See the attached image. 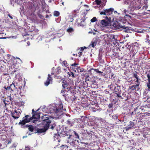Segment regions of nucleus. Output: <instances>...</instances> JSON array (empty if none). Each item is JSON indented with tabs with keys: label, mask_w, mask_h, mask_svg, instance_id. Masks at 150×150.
<instances>
[{
	"label": "nucleus",
	"mask_w": 150,
	"mask_h": 150,
	"mask_svg": "<svg viewBox=\"0 0 150 150\" xmlns=\"http://www.w3.org/2000/svg\"><path fill=\"white\" fill-rule=\"evenodd\" d=\"M81 50H82V51H83L84 50L83 47H81Z\"/></svg>",
	"instance_id": "44"
},
{
	"label": "nucleus",
	"mask_w": 150,
	"mask_h": 150,
	"mask_svg": "<svg viewBox=\"0 0 150 150\" xmlns=\"http://www.w3.org/2000/svg\"><path fill=\"white\" fill-rule=\"evenodd\" d=\"M76 72H77L78 73L81 72L83 71V69L81 68L80 67H76Z\"/></svg>",
	"instance_id": "21"
},
{
	"label": "nucleus",
	"mask_w": 150,
	"mask_h": 150,
	"mask_svg": "<svg viewBox=\"0 0 150 150\" xmlns=\"http://www.w3.org/2000/svg\"><path fill=\"white\" fill-rule=\"evenodd\" d=\"M85 144H88V143H86Z\"/></svg>",
	"instance_id": "60"
},
{
	"label": "nucleus",
	"mask_w": 150,
	"mask_h": 150,
	"mask_svg": "<svg viewBox=\"0 0 150 150\" xmlns=\"http://www.w3.org/2000/svg\"><path fill=\"white\" fill-rule=\"evenodd\" d=\"M11 38H15H15H16L17 37L16 36H11Z\"/></svg>",
	"instance_id": "39"
},
{
	"label": "nucleus",
	"mask_w": 150,
	"mask_h": 150,
	"mask_svg": "<svg viewBox=\"0 0 150 150\" xmlns=\"http://www.w3.org/2000/svg\"><path fill=\"white\" fill-rule=\"evenodd\" d=\"M129 88L132 90H135V85L130 86Z\"/></svg>",
	"instance_id": "28"
},
{
	"label": "nucleus",
	"mask_w": 150,
	"mask_h": 150,
	"mask_svg": "<svg viewBox=\"0 0 150 150\" xmlns=\"http://www.w3.org/2000/svg\"><path fill=\"white\" fill-rule=\"evenodd\" d=\"M146 42L148 43H150V37H149L148 35H147L146 36Z\"/></svg>",
	"instance_id": "23"
},
{
	"label": "nucleus",
	"mask_w": 150,
	"mask_h": 150,
	"mask_svg": "<svg viewBox=\"0 0 150 150\" xmlns=\"http://www.w3.org/2000/svg\"><path fill=\"white\" fill-rule=\"evenodd\" d=\"M62 4L63 5H64V2H62Z\"/></svg>",
	"instance_id": "59"
},
{
	"label": "nucleus",
	"mask_w": 150,
	"mask_h": 150,
	"mask_svg": "<svg viewBox=\"0 0 150 150\" xmlns=\"http://www.w3.org/2000/svg\"><path fill=\"white\" fill-rule=\"evenodd\" d=\"M83 48H84V49H86V47H83Z\"/></svg>",
	"instance_id": "55"
},
{
	"label": "nucleus",
	"mask_w": 150,
	"mask_h": 150,
	"mask_svg": "<svg viewBox=\"0 0 150 150\" xmlns=\"http://www.w3.org/2000/svg\"><path fill=\"white\" fill-rule=\"evenodd\" d=\"M68 74L70 77H72L73 78L75 77L74 74L72 72H71L70 73L68 72Z\"/></svg>",
	"instance_id": "27"
},
{
	"label": "nucleus",
	"mask_w": 150,
	"mask_h": 150,
	"mask_svg": "<svg viewBox=\"0 0 150 150\" xmlns=\"http://www.w3.org/2000/svg\"><path fill=\"white\" fill-rule=\"evenodd\" d=\"M146 135H145V134H144L143 135V137H144L145 138H147V137H146Z\"/></svg>",
	"instance_id": "47"
},
{
	"label": "nucleus",
	"mask_w": 150,
	"mask_h": 150,
	"mask_svg": "<svg viewBox=\"0 0 150 150\" xmlns=\"http://www.w3.org/2000/svg\"><path fill=\"white\" fill-rule=\"evenodd\" d=\"M137 84L135 85V90L138 91L141 88V85H140V82H136Z\"/></svg>",
	"instance_id": "15"
},
{
	"label": "nucleus",
	"mask_w": 150,
	"mask_h": 150,
	"mask_svg": "<svg viewBox=\"0 0 150 150\" xmlns=\"http://www.w3.org/2000/svg\"><path fill=\"white\" fill-rule=\"evenodd\" d=\"M95 2L97 5H100L101 3V1L99 0H96Z\"/></svg>",
	"instance_id": "32"
},
{
	"label": "nucleus",
	"mask_w": 150,
	"mask_h": 150,
	"mask_svg": "<svg viewBox=\"0 0 150 150\" xmlns=\"http://www.w3.org/2000/svg\"><path fill=\"white\" fill-rule=\"evenodd\" d=\"M10 86L11 87V90L12 91H13L15 89L17 88L13 83L10 85Z\"/></svg>",
	"instance_id": "19"
},
{
	"label": "nucleus",
	"mask_w": 150,
	"mask_h": 150,
	"mask_svg": "<svg viewBox=\"0 0 150 150\" xmlns=\"http://www.w3.org/2000/svg\"><path fill=\"white\" fill-rule=\"evenodd\" d=\"M28 129L30 131L33 132V127L32 126H29L28 127Z\"/></svg>",
	"instance_id": "25"
},
{
	"label": "nucleus",
	"mask_w": 150,
	"mask_h": 150,
	"mask_svg": "<svg viewBox=\"0 0 150 150\" xmlns=\"http://www.w3.org/2000/svg\"><path fill=\"white\" fill-rule=\"evenodd\" d=\"M93 69L97 73H100L101 74L103 73V72H102L101 71H99V70L98 69Z\"/></svg>",
	"instance_id": "34"
},
{
	"label": "nucleus",
	"mask_w": 150,
	"mask_h": 150,
	"mask_svg": "<svg viewBox=\"0 0 150 150\" xmlns=\"http://www.w3.org/2000/svg\"><path fill=\"white\" fill-rule=\"evenodd\" d=\"M97 44V41L96 40H93L91 42V43L89 45V47H94Z\"/></svg>",
	"instance_id": "16"
},
{
	"label": "nucleus",
	"mask_w": 150,
	"mask_h": 150,
	"mask_svg": "<svg viewBox=\"0 0 150 150\" xmlns=\"http://www.w3.org/2000/svg\"><path fill=\"white\" fill-rule=\"evenodd\" d=\"M5 89L6 90H10V89H11V87H10V86H8L6 88H5Z\"/></svg>",
	"instance_id": "37"
},
{
	"label": "nucleus",
	"mask_w": 150,
	"mask_h": 150,
	"mask_svg": "<svg viewBox=\"0 0 150 150\" xmlns=\"http://www.w3.org/2000/svg\"><path fill=\"white\" fill-rule=\"evenodd\" d=\"M97 19L96 17H94L92 19L91 21L92 22H94L96 21Z\"/></svg>",
	"instance_id": "31"
},
{
	"label": "nucleus",
	"mask_w": 150,
	"mask_h": 150,
	"mask_svg": "<svg viewBox=\"0 0 150 150\" xmlns=\"http://www.w3.org/2000/svg\"><path fill=\"white\" fill-rule=\"evenodd\" d=\"M25 150H30V149L28 147H25Z\"/></svg>",
	"instance_id": "40"
},
{
	"label": "nucleus",
	"mask_w": 150,
	"mask_h": 150,
	"mask_svg": "<svg viewBox=\"0 0 150 150\" xmlns=\"http://www.w3.org/2000/svg\"><path fill=\"white\" fill-rule=\"evenodd\" d=\"M81 52H79L78 54H79V57H80V56L81 55Z\"/></svg>",
	"instance_id": "46"
},
{
	"label": "nucleus",
	"mask_w": 150,
	"mask_h": 150,
	"mask_svg": "<svg viewBox=\"0 0 150 150\" xmlns=\"http://www.w3.org/2000/svg\"><path fill=\"white\" fill-rule=\"evenodd\" d=\"M11 59H12L13 58V59L11 60V61H13V62H11V63L12 62V63H13V61H15V62H16V59H15L14 58H13V57L12 56H10V57H9Z\"/></svg>",
	"instance_id": "33"
},
{
	"label": "nucleus",
	"mask_w": 150,
	"mask_h": 150,
	"mask_svg": "<svg viewBox=\"0 0 150 150\" xmlns=\"http://www.w3.org/2000/svg\"><path fill=\"white\" fill-rule=\"evenodd\" d=\"M36 112L34 109L32 110V114L33 116L30 117V116L28 115H27L24 117L23 118V120H20L19 124L20 125H24L26 123L30 122H32L33 123H35L36 121H38V119L40 117V115L39 114L34 115V114Z\"/></svg>",
	"instance_id": "3"
},
{
	"label": "nucleus",
	"mask_w": 150,
	"mask_h": 150,
	"mask_svg": "<svg viewBox=\"0 0 150 150\" xmlns=\"http://www.w3.org/2000/svg\"><path fill=\"white\" fill-rule=\"evenodd\" d=\"M64 117H66L67 116V115H64Z\"/></svg>",
	"instance_id": "50"
},
{
	"label": "nucleus",
	"mask_w": 150,
	"mask_h": 150,
	"mask_svg": "<svg viewBox=\"0 0 150 150\" xmlns=\"http://www.w3.org/2000/svg\"><path fill=\"white\" fill-rule=\"evenodd\" d=\"M0 38V39H3V38Z\"/></svg>",
	"instance_id": "56"
},
{
	"label": "nucleus",
	"mask_w": 150,
	"mask_h": 150,
	"mask_svg": "<svg viewBox=\"0 0 150 150\" xmlns=\"http://www.w3.org/2000/svg\"><path fill=\"white\" fill-rule=\"evenodd\" d=\"M49 117L46 114L42 116V122L41 123L42 126V128L37 129V133H41L44 132L48 129L51 123L50 120L49 119Z\"/></svg>",
	"instance_id": "2"
},
{
	"label": "nucleus",
	"mask_w": 150,
	"mask_h": 150,
	"mask_svg": "<svg viewBox=\"0 0 150 150\" xmlns=\"http://www.w3.org/2000/svg\"><path fill=\"white\" fill-rule=\"evenodd\" d=\"M118 150H121V149H118Z\"/></svg>",
	"instance_id": "58"
},
{
	"label": "nucleus",
	"mask_w": 150,
	"mask_h": 150,
	"mask_svg": "<svg viewBox=\"0 0 150 150\" xmlns=\"http://www.w3.org/2000/svg\"><path fill=\"white\" fill-rule=\"evenodd\" d=\"M71 121L69 120H68L67 121V123L69 125L71 124Z\"/></svg>",
	"instance_id": "35"
},
{
	"label": "nucleus",
	"mask_w": 150,
	"mask_h": 150,
	"mask_svg": "<svg viewBox=\"0 0 150 150\" xmlns=\"http://www.w3.org/2000/svg\"><path fill=\"white\" fill-rule=\"evenodd\" d=\"M121 94V93H118V94H116L117 95V96L118 97H119V98H122V96L120 95Z\"/></svg>",
	"instance_id": "36"
},
{
	"label": "nucleus",
	"mask_w": 150,
	"mask_h": 150,
	"mask_svg": "<svg viewBox=\"0 0 150 150\" xmlns=\"http://www.w3.org/2000/svg\"><path fill=\"white\" fill-rule=\"evenodd\" d=\"M72 135H70L69 137L68 138L67 140V142L69 143L70 145L73 146H75L77 145L79 143V141L77 140H74L73 139H71L70 138Z\"/></svg>",
	"instance_id": "5"
},
{
	"label": "nucleus",
	"mask_w": 150,
	"mask_h": 150,
	"mask_svg": "<svg viewBox=\"0 0 150 150\" xmlns=\"http://www.w3.org/2000/svg\"><path fill=\"white\" fill-rule=\"evenodd\" d=\"M2 49H1V48L0 47V52H1L2 51Z\"/></svg>",
	"instance_id": "48"
},
{
	"label": "nucleus",
	"mask_w": 150,
	"mask_h": 150,
	"mask_svg": "<svg viewBox=\"0 0 150 150\" xmlns=\"http://www.w3.org/2000/svg\"><path fill=\"white\" fill-rule=\"evenodd\" d=\"M16 71V70H14V71L15 72V71Z\"/></svg>",
	"instance_id": "61"
},
{
	"label": "nucleus",
	"mask_w": 150,
	"mask_h": 150,
	"mask_svg": "<svg viewBox=\"0 0 150 150\" xmlns=\"http://www.w3.org/2000/svg\"><path fill=\"white\" fill-rule=\"evenodd\" d=\"M117 36H115L112 35H107V37L108 40L109 42H112L114 41H116L117 40V39L115 38Z\"/></svg>",
	"instance_id": "8"
},
{
	"label": "nucleus",
	"mask_w": 150,
	"mask_h": 150,
	"mask_svg": "<svg viewBox=\"0 0 150 150\" xmlns=\"http://www.w3.org/2000/svg\"><path fill=\"white\" fill-rule=\"evenodd\" d=\"M21 111L20 109L15 110L14 111L13 110L11 112L12 116L14 119H17L20 116L21 113Z\"/></svg>",
	"instance_id": "4"
},
{
	"label": "nucleus",
	"mask_w": 150,
	"mask_h": 150,
	"mask_svg": "<svg viewBox=\"0 0 150 150\" xmlns=\"http://www.w3.org/2000/svg\"><path fill=\"white\" fill-rule=\"evenodd\" d=\"M116 28L118 29L122 28L123 29H126L127 28L125 26H122L120 25L119 24L117 25H116Z\"/></svg>",
	"instance_id": "17"
},
{
	"label": "nucleus",
	"mask_w": 150,
	"mask_h": 150,
	"mask_svg": "<svg viewBox=\"0 0 150 150\" xmlns=\"http://www.w3.org/2000/svg\"><path fill=\"white\" fill-rule=\"evenodd\" d=\"M106 21L105 20H103L101 21V23L103 26H107L109 23V19L110 18V17H106Z\"/></svg>",
	"instance_id": "9"
},
{
	"label": "nucleus",
	"mask_w": 150,
	"mask_h": 150,
	"mask_svg": "<svg viewBox=\"0 0 150 150\" xmlns=\"http://www.w3.org/2000/svg\"><path fill=\"white\" fill-rule=\"evenodd\" d=\"M74 31V29L71 28H70L67 30V31L69 33H71Z\"/></svg>",
	"instance_id": "26"
},
{
	"label": "nucleus",
	"mask_w": 150,
	"mask_h": 150,
	"mask_svg": "<svg viewBox=\"0 0 150 150\" xmlns=\"http://www.w3.org/2000/svg\"><path fill=\"white\" fill-rule=\"evenodd\" d=\"M8 16L11 19H13V17L11 16L9 14L8 15Z\"/></svg>",
	"instance_id": "43"
},
{
	"label": "nucleus",
	"mask_w": 150,
	"mask_h": 150,
	"mask_svg": "<svg viewBox=\"0 0 150 150\" xmlns=\"http://www.w3.org/2000/svg\"><path fill=\"white\" fill-rule=\"evenodd\" d=\"M25 137H27V136H24V137H23V138H24Z\"/></svg>",
	"instance_id": "53"
},
{
	"label": "nucleus",
	"mask_w": 150,
	"mask_h": 150,
	"mask_svg": "<svg viewBox=\"0 0 150 150\" xmlns=\"http://www.w3.org/2000/svg\"><path fill=\"white\" fill-rule=\"evenodd\" d=\"M139 32L140 33H141V32H142V31H139Z\"/></svg>",
	"instance_id": "54"
},
{
	"label": "nucleus",
	"mask_w": 150,
	"mask_h": 150,
	"mask_svg": "<svg viewBox=\"0 0 150 150\" xmlns=\"http://www.w3.org/2000/svg\"><path fill=\"white\" fill-rule=\"evenodd\" d=\"M123 12H124V13H126L127 12V10L126 9H124L123 10Z\"/></svg>",
	"instance_id": "41"
},
{
	"label": "nucleus",
	"mask_w": 150,
	"mask_h": 150,
	"mask_svg": "<svg viewBox=\"0 0 150 150\" xmlns=\"http://www.w3.org/2000/svg\"><path fill=\"white\" fill-rule=\"evenodd\" d=\"M147 76L148 80V82L147 83V86L148 87L149 91H150V75L148 74L147 75Z\"/></svg>",
	"instance_id": "14"
},
{
	"label": "nucleus",
	"mask_w": 150,
	"mask_h": 150,
	"mask_svg": "<svg viewBox=\"0 0 150 150\" xmlns=\"http://www.w3.org/2000/svg\"><path fill=\"white\" fill-rule=\"evenodd\" d=\"M112 118L117 120L118 119V116L117 115H114L112 116Z\"/></svg>",
	"instance_id": "29"
},
{
	"label": "nucleus",
	"mask_w": 150,
	"mask_h": 150,
	"mask_svg": "<svg viewBox=\"0 0 150 150\" xmlns=\"http://www.w3.org/2000/svg\"><path fill=\"white\" fill-rule=\"evenodd\" d=\"M84 20H83V22H84Z\"/></svg>",
	"instance_id": "64"
},
{
	"label": "nucleus",
	"mask_w": 150,
	"mask_h": 150,
	"mask_svg": "<svg viewBox=\"0 0 150 150\" xmlns=\"http://www.w3.org/2000/svg\"><path fill=\"white\" fill-rule=\"evenodd\" d=\"M54 16H58L59 15V13L58 11H55L54 13Z\"/></svg>",
	"instance_id": "24"
},
{
	"label": "nucleus",
	"mask_w": 150,
	"mask_h": 150,
	"mask_svg": "<svg viewBox=\"0 0 150 150\" xmlns=\"http://www.w3.org/2000/svg\"><path fill=\"white\" fill-rule=\"evenodd\" d=\"M126 31V32H127V30H126V31Z\"/></svg>",
	"instance_id": "63"
},
{
	"label": "nucleus",
	"mask_w": 150,
	"mask_h": 150,
	"mask_svg": "<svg viewBox=\"0 0 150 150\" xmlns=\"http://www.w3.org/2000/svg\"><path fill=\"white\" fill-rule=\"evenodd\" d=\"M73 19L72 18L71 19L70 21L71 22L73 21Z\"/></svg>",
	"instance_id": "49"
},
{
	"label": "nucleus",
	"mask_w": 150,
	"mask_h": 150,
	"mask_svg": "<svg viewBox=\"0 0 150 150\" xmlns=\"http://www.w3.org/2000/svg\"><path fill=\"white\" fill-rule=\"evenodd\" d=\"M113 9L110 8L109 9L104 10L103 11L100 12V14L101 15H110L112 14Z\"/></svg>",
	"instance_id": "6"
},
{
	"label": "nucleus",
	"mask_w": 150,
	"mask_h": 150,
	"mask_svg": "<svg viewBox=\"0 0 150 150\" xmlns=\"http://www.w3.org/2000/svg\"><path fill=\"white\" fill-rule=\"evenodd\" d=\"M54 127H53V126H52L51 127V128H52V129H54Z\"/></svg>",
	"instance_id": "51"
},
{
	"label": "nucleus",
	"mask_w": 150,
	"mask_h": 150,
	"mask_svg": "<svg viewBox=\"0 0 150 150\" xmlns=\"http://www.w3.org/2000/svg\"><path fill=\"white\" fill-rule=\"evenodd\" d=\"M92 109H92V111L93 112H95L96 111V108H93Z\"/></svg>",
	"instance_id": "42"
},
{
	"label": "nucleus",
	"mask_w": 150,
	"mask_h": 150,
	"mask_svg": "<svg viewBox=\"0 0 150 150\" xmlns=\"http://www.w3.org/2000/svg\"><path fill=\"white\" fill-rule=\"evenodd\" d=\"M78 65V64H72L71 65V68L75 72H76V67H78L77 65Z\"/></svg>",
	"instance_id": "13"
},
{
	"label": "nucleus",
	"mask_w": 150,
	"mask_h": 150,
	"mask_svg": "<svg viewBox=\"0 0 150 150\" xmlns=\"http://www.w3.org/2000/svg\"><path fill=\"white\" fill-rule=\"evenodd\" d=\"M40 110V108H38V110H37V111H38V110Z\"/></svg>",
	"instance_id": "52"
},
{
	"label": "nucleus",
	"mask_w": 150,
	"mask_h": 150,
	"mask_svg": "<svg viewBox=\"0 0 150 150\" xmlns=\"http://www.w3.org/2000/svg\"><path fill=\"white\" fill-rule=\"evenodd\" d=\"M42 111L45 113H52L53 118L58 119L61 118L66 109L63 108L62 103L59 105L52 104L50 105L47 108L44 107L42 109Z\"/></svg>",
	"instance_id": "1"
},
{
	"label": "nucleus",
	"mask_w": 150,
	"mask_h": 150,
	"mask_svg": "<svg viewBox=\"0 0 150 150\" xmlns=\"http://www.w3.org/2000/svg\"><path fill=\"white\" fill-rule=\"evenodd\" d=\"M27 44H28V45H30V42H27Z\"/></svg>",
	"instance_id": "45"
},
{
	"label": "nucleus",
	"mask_w": 150,
	"mask_h": 150,
	"mask_svg": "<svg viewBox=\"0 0 150 150\" xmlns=\"http://www.w3.org/2000/svg\"><path fill=\"white\" fill-rule=\"evenodd\" d=\"M64 65L66 67H67V63L66 61H64Z\"/></svg>",
	"instance_id": "38"
},
{
	"label": "nucleus",
	"mask_w": 150,
	"mask_h": 150,
	"mask_svg": "<svg viewBox=\"0 0 150 150\" xmlns=\"http://www.w3.org/2000/svg\"><path fill=\"white\" fill-rule=\"evenodd\" d=\"M134 77L136 79V82H140L139 81L141 80L139 78V76L136 74H134Z\"/></svg>",
	"instance_id": "20"
},
{
	"label": "nucleus",
	"mask_w": 150,
	"mask_h": 150,
	"mask_svg": "<svg viewBox=\"0 0 150 150\" xmlns=\"http://www.w3.org/2000/svg\"><path fill=\"white\" fill-rule=\"evenodd\" d=\"M74 133L75 135L76 136V138H77L78 139H79V136L78 134L77 133L74 131Z\"/></svg>",
	"instance_id": "30"
},
{
	"label": "nucleus",
	"mask_w": 150,
	"mask_h": 150,
	"mask_svg": "<svg viewBox=\"0 0 150 150\" xmlns=\"http://www.w3.org/2000/svg\"><path fill=\"white\" fill-rule=\"evenodd\" d=\"M68 116H69V117H70V115H68Z\"/></svg>",
	"instance_id": "62"
},
{
	"label": "nucleus",
	"mask_w": 150,
	"mask_h": 150,
	"mask_svg": "<svg viewBox=\"0 0 150 150\" xmlns=\"http://www.w3.org/2000/svg\"><path fill=\"white\" fill-rule=\"evenodd\" d=\"M18 64H17L16 62L15 61H13V63H12L11 66L9 67V68L11 69H17L18 68Z\"/></svg>",
	"instance_id": "11"
},
{
	"label": "nucleus",
	"mask_w": 150,
	"mask_h": 150,
	"mask_svg": "<svg viewBox=\"0 0 150 150\" xmlns=\"http://www.w3.org/2000/svg\"><path fill=\"white\" fill-rule=\"evenodd\" d=\"M62 85L64 88L67 89V90H65V91H69L71 88V85L68 82L66 81L63 82Z\"/></svg>",
	"instance_id": "7"
},
{
	"label": "nucleus",
	"mask_w": 150,
	"mask_h": 150,
	"mask_svg": "<svg viewBox=\"0 0 150 150\" xmlns=\"http://www.w3.org/2000/svg\"><path fill=\"white\" fill-rule=\"evenodd\" d=\"M129 123L130 125V126H129L128 127V129H131L132 127H133L134 126V123L133 122L130 121Z\"/></svg>",
	"instance_id": "22"
},
{
	"label": "nucleus",
	"mask_w": 150,
	"mask_h": 150,
	"mask_svg": "<svg viewBox=\"0 0 150 150\" xmlns=\"http://www.w3.org/2000/svg\"><path fill=\"white\" fill-rule=\"evenodd\" d=\"M115 13H117V11H115Z\"/></svg>",
	"instance_id": "57"
},
{
	"label": "nucleus",
	"mask_w": 150,
	"mask_h": 150,
	"mask_svg": "<svg viewBox=\"0 0 150 150\" xmlns=\"http://www.w3.org/2000/svg\"><path fill=\"white\" fill-rule=\"evenodd\" d=\"M68 147V146L66 145H62L60 146V148L62 150H66Z\"/></svg>",
	"instance_id": "18"
},
{
	"label": "nucleus",
	"mask_w": 150,
	"mask_h": 150,
	"mask_svg": "<svg viewBox=\"0 0 150 150\" xmlns=\"http://www.w3.org/2000/svg\"><path fill=\"white\" fill-rule=\"evenodd\" d=\"M52 82V78L51 75L49 74L48 75V77L45 83V86H47L50 83H51Z\"/></svg>",
	"instance_id": "10"
},
{
	"label": "nucleus",
	"mask_w": 150,
	"mask_h": 150,
	"mask_svg": "<svg viewBox=\"0 0 150 150\" xmlns=\"http://www.w3.org/2000/svg\"><path fill=\"white\" fill-rule=\"evenodd\" d=\"M114 91L115 94H118L119 93H121V90L120 86H117L115 88Z\"/></svg>",
	"instance_id": "12"
}]
</instances>
